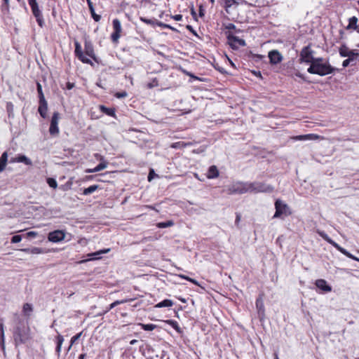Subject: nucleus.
I'll list each match as a JSON object with an SVG mask.
<instances>
[{
    "mask_svg": "<svg viewBox=\"0 0 359 359\" xmlns=\"http://www.w3.org/2000/svg\"><path fill=\"white\" fill-rule=\"evenodd\" d=\"M4 4L8 6L10 0H3Z\"/></svg>",
    "mask_w": 359,
    "mask_h": 359,
    "instance_id": "774afa93",
    "label": "nucleus"
},
{
    "mask_svg": "<svg viewBox=\"0 0 359 359\" xmlns=\"http://www.w3.org/2000/svg\"><path fill=\"white\" fill-rule=\"evenodd\" d=\"M82 332H79L77 334L72 337L70 342L74 344L81 336Z\"/></svg>",
    "mask_w": 359,
    "mask_h": 359,
    "instance_id": "a18cd8bd",
    "label": "nucleus"
},
{
    "mask_svg": "<svg viewBox=\"0 0 359 359\" xmlns=\"http://www.w3.org/2000/svg\"><path fill=\"white\" fill-rule=\"evenodd\" d=\"M357 22H358V18L355 16L349 19V23H348V25L347 26V29H357Z\"/></svg>",
    "mask_w": 359,
    "mask_h": 359,
    "instance_id": "7c9ffc66",
    "label": "nucleus"
},
{
    "mask_svg": "<svg viewBox=\"0 0 359 359\" xmlns=\"http://www.w3.org/2000/svg\"><path fill=\"white\" fill-rule=\"evenodd\" d=\"M240 219H241V216L239 215H237L236 218V224H238Z\"/></svg>",
    "mask_w": 359,
    "mask_h": 359,
    "instance_id": "0e129e2a",
    "label": "nucleus"
},
{
    "mask_svg": "<svg viewBox=\"0 0 359 359\" xmlns=\"http://www.w3.org/2000/svg\"><path fill=\"white\" fill-rule=\"evenodd\" d=\"M86 172H87V173H93V172H97L94 170V168H92V169H87L86 170Z\"/></svg>",
    "mask_w": 359,
    "mask_h": 359,
    "instance_id": "e2e57ef3",
    "label": "nucleus"
},
{
    "mask_svg": "<svg viewBox=\"0 0 359 359\" xmlns=\"http://www.w3.org/2000/svg\"><path fill=\"white\" fill-rule=\"evenodd\" d=\"M86 354L85 353H82L79 356V359H85L86 358Z\"/></svg>",
    "mask_w": 359,
    "mask_h": 359,
    "instance_id": "69168bd1",
    "label": "nucleus"
},
{
    "mask_svg": "<svg viewBox=\"0 0 359 359\" xmlns=\"http://www.w3.org/2000/svg\"><path fill=\"white\" fill-rule=\"evenodd\" d=\"M108 163L105 161H103L99 163L96 167L94 168V170L96 172L101 171L105 169L107 167Z\"/></svg>",
    "mask_w": 359,
    "mask_h": 359,
    "instance_id": "58836bf2",
    "label": "nucleus"
},
{
    "mask_svg": "<svg viewBox=\"0 0 359 359\" xmlns=\"http://www.w3.org/2000/svg\"><path fill=\"white\" fill-rule=\"evenodd\" d=\"M16 162L23 163L24 164H25L27 165H31L32 164V161L28 157H27L26 156L22 155V154L18 155L17 157L12 158L10 160V163H16Z\"/></svg>",
    "mask_w": 359,
    "mask_h": 359,
    "instance_id": "ddd939ff",
    "label": "nucleus"
},
{
    "mask_svg": "<svg viewBox=\"0 0 359 359\" xmlns=\"http://www.w3.org/2000/svg\"><path fill=\"white\" fill-rule=\"evenodd\" d=\"M349 65H351L350 62L348 60V59H346L343 61L342 62V66L343 67H348Z\"/></svg>",
    "mask_w": 359,
    "mask_h": 359,
    "instance_id": "6e6d98bb",
    "label": "nucleus"
},
{
    "mask_svg": "<svg viewBox=\"0 0 359 359\" xmlns=\"http://www.w3.org/2000/svg\"><path fill=\"white\" fill-rule=\"evenodd\" d=\"M275 208L276 212L273 215V218H278L282 216L287 217L292 214L289 206L280 199L276 201Z\"/></svg>",
    "mask_w": 359,
    "mask_h": 359,
    "instance_id": "7ed1b4c3",
    "label": "nucleus"
},
{
    "mask_svg": "<svg viewBox=\"0 0 359 359\" xmlns=\"http://www.w3.org/2000/svg\"><path fill=\"white\" fill-rule=\"evenodd\" d=\"M37 232L36 231H29L27 233L26 236L27 238H34L37 236Z\"/></svg>",
    "mask_w": 359,
    "mask_h": 359,
    "instance_id": "8fccbe9b",
    "label": "nucleus"
},
{
    "mask_svg": "<svg viewBox=\"0 0 359 359\" xmlns=\"http://www.w3.org/2000/svg\"><path fill=\"white\" fill-rule=\"evenodd\" d=\"M359 56V53L357 52L353 55V56L348 57V60L350 62L351 65H354L356 64V60Z\"/></svg>",
    "mask_w": 359,
    "mask_h": 359,
    "instance_id": "ea45409f",
    "label": "nucleus"
},
{
    "mask_svg": "<svg viewBox=\"0 0 359 359\" xmlns=\"http://www.w3.org/2000/svg\"><path fill=\"white\" fill-rule=\"evenodd\" d=\"M336 69L332 67L327 61L323 57H317L308 68L307 72L312 74L325 76L332 74Z\"/></svg>",
    "mask_w": 359,
    "mask_h": 359,
    "instance_id": "f03ea898",
    "label": "nucleus"
},
{
    "mask_svg": "<svg viewBox=\"0 0 359 359\" xmlns=\"http://www.w3.org/2000/svg\"><path fill=\"white\" fill-rule=\"evenodd\" d=\"M256 308L258 312L259 317L262 318L264 316V305L263 299L261 297L256 300Z\"/></svg>",
    "mask_w": 359,
    "mask_h": 359,
    "instance_id": "f3484780",
    "label": "nucleus"
},
{
    "mask_svg": "<svg viewBox=\"0 0 359 359\" xmlns=\"http://www.w3.org/2000/svg\"><path fill=\"white\" fill-rule=\"evenodd\" d=\"M112 24L114 32L111 35V39L113 42L116 43L121 36V32L122 31L121 24L118 19L113 20Z\"/></svg>",
    "mask_w": 359,
    "mask_h": 359,
    "instance_id": "1a4fd4ad",
    "label": "nucleus"
},
{
    "mask_svg": "<svg viewBox=\"0 0 359 359\" xmlns=\"http://www.w3.org/2000/svg\"><path fill=\"white\" fill-rule=\"evenodd\" d=\"M319 235L328 243L331 244L333 247H334L336 249H337L339 246V244H337L336 242H334L332 239H331L327 233H325L323 231L318 232Z\"/></svg>",
    "mask_w": 359,
    "mask_h": 359,
    "instance_id": "412c9836",
    "label": "nucleus"
},
{
    "mask_svg": "<svg viewBox=\"0 0 359 359\" xmlns=\"http://www.w3.org/2000/svg\"><path fill=\"white\" fill-rule=\"evenodd\" d=\"M219 170L217 166L211 165L208 170L207 177L208 179L217 178L219 176Z\"/></svg>",
    "mask_w": 359,
    "mask_h": 359,
    "instance_id": "6ab92c4d",
    "label": "nucleus"
},
{
    "mask_svg": "<svg viewBox=\"0 0 359 359\" xmlns=\"http://www.w3.org/2000/svg\"><path fill=\"white\" fill-rule=\"evenodd\" d=\"M90 14H91L93 18L94 19V20L96 22H98L101 18L100 15L95 13V9H93V11H90Z\"/></svg>",
    "mask_w": 359,
    "mask_h": 359,
    "instance_id": "49530a36",
    "label": "nucleus"
},
{
    "mask_svg": "<svg viewBox=\"0 0 359 359\" xmlns=\"http://www.w3.org/2000/svg\"><path fill=\"white\" fill-rule=\"evenodd\" d=\"M23 312L25 315L29 316L30 313L32 311V306L30 304L26 303L23 305Z\"/></svg>",
    "mask_w": 359,
    "mask_h": 359,
    "instance_id": "c9c22d12",
    "label": "nucleus"
},
{
    "mask_svg": "<svg viewBox=\"0 0 359 359\" xmlns=\"http://www.w3.org/2000/svg\"><path fill=\"white\" fill-rule=\"evenodd\" d=\"M0 344L1 347L3 351L5 350V335H4V324L1 323H0Z\"/></svg>",
    "mask_w": 359,
    "mask_h": 359,
    "instance_id": "393cba45",
    "label": "nucleus"
},
{
    "mask_svg": "<svg viewBox=\"0 0 359 359\" xmlns=\"http://www.w3.org/2000/svg\"><path fill=\"white\" fill-rule=\"evenodd\" d=\"M87 3L88 5L90 11H93L94 7H93V4L92 1L90 0H88V2H87Z\"/></svg>",
    "mask_w": 359,
    "mask_h": 359,
    "instance_id": "4d7b16f0",
    "label": "nucleus"
},
{
    "mask_svg": "<svg viewBox=\"0 0 359 359\" xmlns=\"http://www.w3.org/2000/svg\"><path fill=\"white\" fill-rule=\"evenodd\" d=\"M140 326L145 331H152L156 327L154 324H140Z\"/></svg>",
    "mask_w": 359,
    "mask_h": 359,
    "instance_id": "4c0bfd02",
    "label": "nucleus"
},
{
    "mask_svg": "<svg viewBox=\"0 0 359 359\" xmlns=\"http://www.w3.org/2000/svg\"><path fill=\"white\" fill-rule=\"evenodd\" d=\"M156 25L158 26V27H163V28H167V27H170V25H167V24H165L162 22H156Z\"/></svg>",
    "mask_w": 359,
    "mask_h": 359,
    "instance_id": "864d4df0",
    "label": "nucleus"
},
{
    "mask_svg": "<svg viewBox=\"0 0 359 359\" xmlns=\"http://www.w3.org/2000/svg\"><path fill=\"white\" fill-rule=\"evenodd\" d=\"M74 84L73 83L68 82V83H67V88L68 90H71V89H72V88H74Z\"/></svg>",
    "mask_w": 359,
    "mask_h": 359,
    "instance_id": "bf43d9fd",
    "label": "nucleus"
},
{
    "mask_svg": "<svg viewBox=\"0 0 359 359\" xmlns=\"http://www.w3.org/2000/svg\"><path fill=\"white\" fill-rule=\"evenodd\" d=\"M65 238V232L62 230H55L48 233V239L53 243H58Z\"/></svg>",
    "mask_w": 359,
    "mask_h": 359,
    "instance_id": "9d476101",
    "label": "nucleus"
},
{
    "mask_svg": "<svg viewBox=\"0 0 359 359\" xmlns=\"http://www.w3.org/2000/svg\"><path fill=\"white\" fill-rule=\"evenodd\" d=\"M295 76L299 77V78H301L304 81L305 80L304 76L302 74H301L299 72H297L295 73Z\"/></svg>",
    "mask_w": 359,
    "mask_h": 359,
    "instance_id": "13d9d810",
    "label": "nucleus"
},
{
    "mask_svg": "<svg viewBox=\"0 0 359 359\" xmlns=\"http://www.w3.org/2000/svg\"><path fill=\"white\" fill-rule=\"evenodd\" d=\"M337 250L338 251H339L340 252H341L343 255H346L347 257L351 258V259H352L353 260L359 262V259L358 258H357L355 256H353L352 254H351L349 252H348L346 249H344V248L341 247L340 245L339 246V248Z\"/></svg>",
    "mask_w": 359,
    "mask_h": 359,
    "instance_id": "bb28decb",
    "label": "nucleus"
},
{
    "mask_svg": "<svg viewBox=\"0 0 359 359\" xmlns=\"http://www.w3.org/2000/svg\"><path fill=\"white\" fill-rule=\"evenodd\" d=\"M246 188L248 189V192H257V182H246Z\"/></svg>",
    "mask_w": 359,
    "mask_h": 359,
    "instance_id": "c756f323",
    "label": "nucleus"
},
{
    "mask_svg": "<svg viewBox=\"0 0 359 359\" xmlns=\"http://www.w3.org/2000/svg\"><path fill=\"white\" fill-rule=\"evenodd\" d=\"M8 161V154L7 152H4L0 157V172H2L6 165V163Z\"/></svg>",
    "mask_w": 359,
    "mask_h": 359,
    "instance_id": "5701e85b",
    "label": "nucleus"
},
{
    "mask_svg": "<svg viewBox=\"0 0 359 359\" xmlns=\"http://www.w3.org/2000/svg\"><path fill=\"white\" fill-rule=\"evenodd\" d=\"M339 53L341 57H348L349 56H353V55L357 53V51L354 50H350L346 45L344 44L341 45L339 48Z\"/></svg>",
    "mask_w": 359,
    "mask_h": 359,
    "instance_id": "2eb2a0df",
    "label": "nucleus"
},
{
    "mask_svg": "<svg viewBox=\"0 0 359 359\" xmlns=\"http://www.w3.org/2000/svg\"><path fill=\"white\" fill-rule=\"evenodd\" d=\"M98 188H99V186L97 184L90 186L89 187L83 189V194L86 195V196L90 195L92 193H93L94 191H95L96 190H97Z\"/></svg>",
    "mask_w": 359,
    "mask_h": 359,
    "instance_id": "c85d7f7f",
    "label": "nucleus"
},
{
    "mask_svg": "<svg viewBox=\"0 0 359 359\" xmlns=\"http://www.w3.org/2000/svg\"><path fill=\"white\" fill-rule=\"evenodd\" d=\"M128 300L127 299H123V300H117V301H115L113 303H111L109 306V308L107 309V311H105V313L108 312L109 310L112 309L113 308H114L115 306L119 305V304H123V303H126L127 302Z\"/></svg>",
    "mask_w": 359,
    "mask_h": 359,
    "instance_id": "72a5a7b5",
    "label": "nucleus"
},
{
    "mask_svg": "<svg viewBox=\"0 0 359 359\" xmlns=\"http://www.w3.org/2000/svg\"><path fill=\"white\" fill-rule=\"evenodd\" d=\"M316 285L318 288L322 290L323 292H329L332 290V287L327 284V282L323 279H318L316 281Z\"/></svg>",
    "mask_w": 359,
    "mask_h": 359,
    "instance_id": "dca6fc26",
    "label": "nucleus"
},
{
    "mask_svg": "<svg viewBox=\"0 0 359 359\" xmlns=\"http://www.w3.org/2000/svg\"><path fill=\"white\" fill-rule=\"evenodd\" d=\"M227 193L229 194H243L248 193L246 182H236L228 186Z\"/></svg>",
    "mask_w": 359,
    "mask_h": 359,
    "instance_id": "39448f33",
    "label": "nucleus"
},
{
    "mask_svg": "<svg viewBox=\"0 0 359 359\" xmlns=\"http://www.w3.org/2000/svg\"><path fill=\"white\" fill-rule=\"evenodd\" d=\"M13 340L16 346L25 344L31 339L30 328L27 321L19 320L13 331Z\"/></svg>",
    "mask_w": 359,
    "mask_h": 359,
    "instance_id": "f257e3e1",
    "label": "nucleus"
},
{
    "mask_svg": "<svg viewBox=\"0 0 359 359\" xmlns=\"http://www.w3.org/2000/svg\"><path fill=\"white\" fill-rule=\"evenodd\" d=\"M137 342V340H136V339H133V340H131V341H130V344L131 345H134V344H135Z\"/></svg>",
    "mask_w": 359,
    "mask_h": 359,
    "instance_id": "338daca9",
    "label": "nucleus"
},
{
    "mask_svg": "<svg viewBox=\"0 0 359 359\" xmlns=\"http://www.w3.org/2000/svg\"><path fill=\"white\" fill-rule=\"evenodd\" d=\"M63 341H64L63 336H62L61 334H58L56 337L57 346H56V348H55V352L57 355V357H60V352H61L62 345Z\"/></svg>",
    "mask_w": 359,
    "mask_h": 359,
    "instance_id": "aec40b11",
    "label": "nucleus"
},
{
    "mask_svg": "<svg viewBox=\"0 0 359 359\" xmlns=\"http://www.w3.org/2000/svg\"><path fill=\"white\" fill-rule=\"evenodd\" d=\"M22 252H27V253H31V254H41L43 253L44 251L42 248H32L31 249L29 248H23L20 250Z\"/></svg>",
    "mask_w": 359,
    "mask_h": 359,
    "instance_id": "4be33fe9",
    "label": "nucleus"
},
{
    "mask_svg": "<svg viewBox=\"0 0 359 359\" xmlns=\"http://www.w3.org/2000/svg\"><path fill=\"white\" fill-rule=\"evenodd\" d=\"M47 183L50 187L53 189H56L57 187V181L54 178L48 177L47 179Z\"/></svg>",
    "mask_w": 359,
    "mask_h": 359,
    "instance_id": "a19ab883",
    "label": "nucleus"
},
{
    "mask_svg": "<svg viewBox=\"0 0 359 359\" xmlns=\"http://www.w3.org/2000/svg\"><path fill=\"white\" fill-rule=\"evenodd\" d=\"M273 191V187L269 184L257 182V192L271 193Z\"/></svg>",
    "mask_w": 359,
    "mask_h": 359,
    "instance_id": "f8f14e48",
    "label": "nucleus"
},
{
    "mask_svg": "<svg viewBox=\"0 0 359 359\" xmlns=\"http://www.w3.org/2000/svg\"><path fill=\"white\" fill-rule=\"evenodd\" d=\"M158 81L155 79L151 83H148L147 86L149 88H152L158 86Z\"/></svg>",
    "mask_w": 359,
    "mask_h": 359,
    "instance_id": "de8ad7c7",
    "label": "nucleus"
},
{
    "mask_svg": "<svg viewBox=\"0 0 359 359\" xmlns=\"http://www.w3.org/2000/svg\"><path fill=\"white\" fill-rule=\"evenodd\" d=\"M83 63H86V64H89V65H93V62L92 61L88 59L84 54L83 53H82L81 54V56L79 55L78 56H76Z\"/></svg>",
    "mask_w": 359,
    "mask_h": 359,
    "instance_id": "e433bc0d",
    "label": "nucleus"
},
{
    "mask_svg": "<svg viewBox=\"0 0 359 359\" xmlns=\"http://www.w3.org/2000/svg\"><path fill=\"white\" fill-rule=\"evenodd\" d=\"M320 137L316 134H306L297 135L293 137L295 140L305 141V140H316L320 139Z\"/></svg>",
    "mask_w": 359,
    "mask_h": 359,
    "instance_id": "4468645a",
    "label": "nucleus"
},
{
    "mask_svg": "<svg viewBox=\"0 0 359 359\" xmlns=\"http://www.w3.org/2000/svg\"><path fill=\"white\" fill-rule=\"evenodd\" d=\"M225 28L226 29H229V30H231V29H236V25L233 23H228L226 26H225Z\"/></svg>",
    "mask_w": 359,
    "mask_h": 359,
    "instance_id": "3c124183",
    "label": "nucleus"
},
{
    "mask_svg": "<svg viewBox=\"0 0 359 359\" xmlns=\"http://www.w3.org/2000/svg\"><path fill=\"white\" fill-rule=\"evenodd\" d=\"M60 119V114L57 111L54 112L50 121L49 133L51 135H58L60 130L58 128V122Z\"/></svg>",
    "mask_w": 359,
    "mask_h": 359,
    "instance_id": "6e6552de",
    "label": "nucleus"
},
{
    "mask_svg": "<svg viewBox=\"0 0 359 359\" xmlns=\"http://www.w3.org/2000/svg\"><path fill=\"white\" fill-rule=\"evenodd\" d=\"M85 52H86V55L92 57L93 60H96V57L94 54V50H93V46L90 44H86Z\"/></svg>",
    "mask_w": 359,
    "mask_h": 359,
    "instance_id": "a878e982",
    "label": "nucleus"
},
{
    "mask_svg": "<svg viewBox=\"0 0 359 359\" xmlns=\"http://www.w3.org/2000/svg\"><path fill=\"white\" fill-rule=\"evenodd\" d=\"M189 282H191V283H194V284H195V285H198V281H197V280H194V279H192V278H190V279H189Z\"/></svg>",
    "mask_w": 359,
    "mask_h": 359,
    "instance_id": "680f3d73",
    "label": "nucleus"
},
{
    "mask_svg": "<svg viewBox=\"0 0 359 359\" xmlns=\"http://www.w3.org/2000/svg\"><path fill=\"white\" fill-rule=\"evenodd\" d=\"M171 323H172V327H174V328H175L177 332H180V327L178 326L177 323V322L172 321V322H171Z\"/></svg>",
    "mask_w": 359,
    "mask_h": 359,
    "instance_id": "5fc2aeb1",
    "label": "nucleus"
},
{
    "mask_svg": "<svg viewBox=\"0 0 359 359\" xmlns=\"http://www.w3.org/2000/svg\"><path fill=\"white\" fill-rule=\"evenodd\" d=\"M100 109H101L102 111H103L106 114H107L109 116H114L115 111H114V109H112V108H107V107H106L104 106H101Z\"/></svg>",
    "mask_w": 359,
    "mask_h": 359,
    "instance_id": "473e14b6",
    "label": "nucleus"
},
{
    "mask_svg": "<svg viewBox=\"0 0 359 359\" xmlns=\"http://www.w3.org/2000/svg\"><path fill=\"white\" fill-rule=\"evenodd\" d=\"M75 55L78 56L79 55L81 56V54L83 53L81 46L78 41L75 42Z\"/></svg>",
    "mask_w": 359,
    "mask_h": 359,
    "instance_id": "79ce46f5",
    "label": "nucleus"
},
{
    "mask_svg": "<svg viewBox=\"0 0 359 359\" xmlns=\"http://www.w3.org/2000/svg\"><path fill=\"white\" fill-rule=\"evenodd\" d=\"M115 96L118 98H123V97H126L127 96V93L123 91V92H119V93H116Z\"/></svg>",
    "mask_w": 359,
    "mask_h": 359,
    "instance_id": "09e8293b",
    "label": "nucleus"
},
{
    "mask_svg": "<svg viewBox=\"0 0 359 359\" xmlns=\"http://www.w3.org/2000/svg\"><path fill=\"white\" fill-rule=\"evenodd\" d=\"M109 250H110V249H109V248L102 250H100V251H97L95 252L88 254V256L91 257L90 259H99L98 256L100 255L107 253V252H109Z\"/></svg>",
    "mask_w": 359,
    "mask_h": 359,
    "instance_id": "cd10ccee",
    "label": "nucleus"
},
{
    "mask_svg": "<svg viewBox=\"0 0 359 359\" xmlns=\"http://www.w3.org/2000/svg\"><path fill=\"white\" fill-rule=\"evenodd\" d=\"M224 7L226 11L230 8L232 5H238L239 2L237 0H224Z\"/></svg>",
    "mask_w": 359,
    "mask_h": 359,
    "instance_id": "f704fd0d",
    "label": "nucleus"
},
{
    "mask_svg": "<svg viewBox=\"0 0 359 359\" xmlns=\"http://www.w3.org/2000/svg\"><path fill=\"white\" fill-rule=\"evenodd\" d=\"M228 43L233 49H238L241 46H245L246 43L244 39L229 33L226 36Z\"/></svg>",
    "mask_w": 359,
    "mask_h": 359,
    "instance_id": "0eeeda50",
    "label": "nucleus"
},
{
    "mask_svg": "<svg viewBox=\"0 0 359 359\" xmlns=\"http://www.w3.org/2000/svg\"><path fill=\"white\" fill-rule=\"evenodd\" d=\"M268 57L271 65H277L280 63L283 59V55L277 50H273L269 51Z\"/></svg>",
    "mask_w": 359,
    "mask_h": 359,
    "instance_id": "9b49d317",
    "label": "nucleus"
},
{
    "mask_svg": "<svg viewBox=\"0 0 359 359\" xmlns=\"http://www.w3.org/2000/svg\"><path fill=\"white\" fill-rule=\"evenodd\" d=\"M29 5L31 7L32 13L36 18V22L40 27H43V18L41 11H40L36 0H28Z\"/></svg>",
    "mask_w": 359,
    "mask_h": 359,
    "instance_id": "423d86ee",
    "label": "nucleus"
},
{
    "mask_svg": "<svg viewBox=\"0 0 359 359\" xmlns=\"http://www.w3.org/2000/svg\"><path fill=\"white\" fill-rule=\"evenodd\" d=\"M39 113L43 118L46 117V114L48 111V104L46 100H39V107L38 109Z\"/></svg>",
    "mask_w": 359,
    "mask_h": 359,
    "instance_id": "a211bd4d",
    "label": "nucleus"
},
{
    "mask_svg": "<svg viewBox=\"0 0 359 359\" xmlns=\"http://www.w3.org/2000/svg\"><path fill=\"white\" fill-rule=\"evenodd\" d=\"M174 304L173 302L170 299H164L161 302L156 304V308H163V307H170Z\"/></svg>",
    "mask_w": 359,
    "mask_h": 359,
    "instance_id": "b1692460",
    "label": "nucleus"
},
{
    "mask_svg": "<svg viewBox=\"0 0 359 359\" xmlns=\"http://www.w3.org/2000/svg\"><path fill=\"white\" fill-rule=\"evenodd\" d=\"M37 91L39 95V100H44L45 97L42 91V86L39 83H37Z\"/></svg>",
    "mask_w": 359,
    "mask_h": 359,
    "instance_id": "37998d69",
    "label": "nucleus"
},
{
    "mask_svg": "<svg viewBox=\"0 0 359 359\" xmlns=\"http://www.w3.org/2000/svg\"><path fill=\"white\" fill-rule=\"evenodd\" d=\"M21 240H22V236H20V235H15V236H13L11 238V243H17L20 242Z\"/></svg>",
    "mask_w": 359,
    "mask_h": 359,
    "instance_id": "c03bdc74",
    "label": "nucleus"
},
{
    "mask_svg": "<svg viewBox=\"0 0 359 359\" xmlns=\"http://www.w3.org/2000/svg\"><path fill=\"white\" fill-rule=\"evenodd\" d=\"M171 18L176 21H180L182 19V15L180 14L171 15Z\"/></svg>",
    "mask_w": 359,
    "mask_h": 359,
    "instance_id": "603ef678",
    "label": "nucleus"
},
{
    "mask_svg": "<svg viewBox=\"0 0 359 359\" xmlns=\"http://www.w3.org/2000/svg\"><path fill=\"white\" fill-rule=\"evenodd\" d=\"M179 276H180L181 278H182V279H184V280H189V281L190 278H189V277H188V276H185V275L180 274V275H179Z\"/></svg>",
    "mask_w": 359,
    "mask_h": 359,
    "instance_id": "052dcab7",
    "label": "nucleus"
},
{
    "mask_svg": "<svg viewBox=\"0 0 359 359\" xmlns=\"http://www.w3.org/2000/svg\"><path fill=\"white\" fill-rule=\"evenodd\" d=\"M174 225V222L172 220H168L166 222H158L156 224V226L160 229L170 227Z\"/></svg>",
    "mask_w": 359,
    "mask_h": 359,
    "instance_id": "2f4dec72",
    "label": "nucleus"
},
{
    "mask_svg": "<svg viewBox=\"0 0 359 359\" xmlns=\"http://www.w3.org/2000/svg\"><path fill=\"white\" fill-rule=\"evenodd\" d=\"M316 58L313 57V50H311L309 46L304 47L299 54V62L301 63H309L311 65Z\"/></svg>",
    "mask_w": 359,
    "mask_h": 359,
    "instance_id": "20e7f679",
    "label": "nucleus"
}]
</instances>
